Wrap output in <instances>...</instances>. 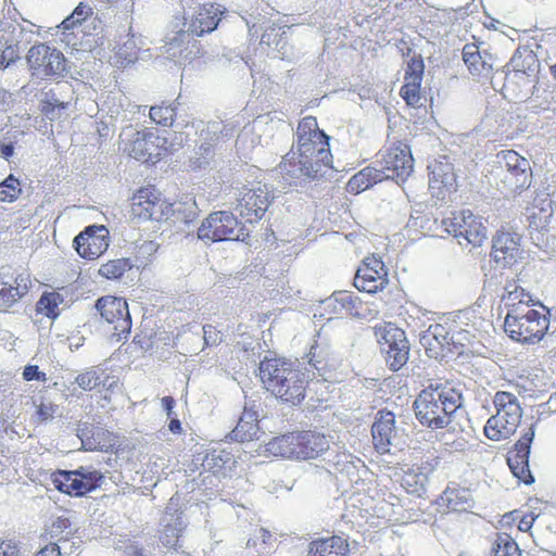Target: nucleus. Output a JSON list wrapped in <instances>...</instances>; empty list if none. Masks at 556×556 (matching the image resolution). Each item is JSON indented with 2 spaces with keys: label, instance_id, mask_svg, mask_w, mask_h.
Listing matches in <instances>:
<instances>
[{
  "label": "nucleus",
  "instance_id": "864d4df0",
  "mask_svg": "<svg viewBox=\"0 0 556 556\" xmlns=\"http://www.w3.org/2000/svg\"><path fill=\"white\" fill-rule=\"evenodd\" d=\"M198 156L190 160V167L192 169H200L207 165L215 154L214 146L211 143H202L198 151Z\"/></svg>",
  "mask_w": 556,
  "mask_h": 556
},
{
  "label": "nucleus",
  "instance_id": "6e6d98bb",
  "mask_svg": "<svg viewBox=\"0 0 556 556\" xmlns=\"http://www.w3.org/2000/svg\"><path fill=\"white\" fill-rule=\"evenodd\" d=\"M504 518L516 521L519 531L529 532L536 517L532 513L520 515L517 510H515L505 515Z\"/></svg>",
  "mask_w": 556,
  "mask_h": 556
},
{
  "label": "nucleus",
  "instance_id": "e2e57ef3",
  "mask_svg": "<svg viewBox=\"0 0 556 556\" xmlns=\"http://www.w3.org/2000/svg\"><path fill=\"white\" fill-rule=\"evenodd\" d=\"M448 421L450 420H445V419H425V420H420V422H422L424 426L430 427L432 429H438V428L446 427Z\"/></svg>",
  "mask_w": 556,
  "mask_h": 556
},
{
  "label": "nucleus",
  "instance_id": "c85d7f7f",
  "mask_svg": "<svg viewBox=\"0 0 556 556\" xmlns=\"http://www.w3.org/2000/svg\"><path fill=\"white\" fill-rule=\"evenodd\" d=\"M374 447L380 454L390 453L391 446L396 443L399 433L394 419H378L371 426Z\"/></svg>",
  "mask_w": 556,
  "mask_h": 556
},
{
  "label": "nucleus",
  "instance_id": "e433bc0d",
  "mask_svg": "<svg viewBox=\"0 0 556 556\" xmlns=\"http://www.w3.org/2000/svg\"><path fill=\"white\" fill-rule=\"evenodd\" d=\"M496 415L494 417H520L521 407L517 397L509 392H497L494 396Z\"/></svg>",
  "mask_w": 556,
  "mask_h": 556
},
{
  "label": "nucleus",
  "instance_id": "f704fd0d",
  "mask_svg": "<svg viewBox=\"0 0 556 556\" xmlns=\"http://www.w3.org/2000/svg\"><path fill=\"white\" fill-rule=\"evenodd\" d=\"M110 376L104 369L90 368L80 372L75 382L85 391H101L106 388Z\"/></svg>",
  "mask_w": 556,
  "mask_h": 556
},
{
  "label": "nucleus",
  "instance_id": "473e14b6",
  "mask_svg": "<svg viewBox=\"0 0 556 556\" xmlns=\"http://www.w3.org/2000/svg\"><path fill=\"white\" fill-rule=\"evenodd\" d=\"M462 54L463 61L472 76L486 77L492 73V64L488 63L482 58L477 43H466L463 48Z\"/></svg>",
  "mask_w": 556,
  "mask_h": 556
},
{
  "label": "nucleus",
  "instance_id": "4be33fe9",
  "mask_svg": "<svg viewBox=\"0 0 556 556\" xmlns=\"http://www.w3.org/2000/svg\"><path fill=\"white\" fill-rule=\"evenodd\" d=\"M224 13L225 12L220 10L219 7L215 3L210 2L202 4L191 16L188 23L187 31H179L181 40L184 41V39L189 35L201 37L205 34L214 31L217 28Z\"/></svg>",
  "mask_w": 556,
  "mask_h": 556
},
{
  "label": "nucleus",
  "instance_id": "a19ab883",
  "mask_svg": "<svg viewBox=\"0 0 556 556\" xmlns=\"http://www.w3.org/2000/svg\"><path fill=\"white\" fill-rule=\"evenodd\" d=\"M491 556H520L518 544L509 534L497 533L492 543Z\"/></svg>",
  "mask_w": 556,
  "mask_h": 556
},
{
  "label": "nucleus",
  "instance_id": "dca6fc26",
  "mask_svg": "<svg viewBox=\"0 0 556 556\" xmlns=\"http://www.w3.org/2000/svg\"><path fill=\"white\" fill-rule=\"evenodd\" d=\"M490 256L503 268L516 265L522 257L520 236L516 232L498 230L492 239Z\"/></svg>",
  "mask_w": 556,
  "mask_h": 556
},
{
  "label": "nucleus",
  "instance_id": "9b49d317",
  "mask_svg": "<svg viewBox=\"0 0 556 556\" xmlns=\"http://www.w3.org/2000/svg\"><path fill=\"white\" fill-rule=\"evenodd\" d=\"M442 226L446 232L457 239H464L475 248L481 247L486 240V227L482 218L470 210L453 213L452 217L442 220Z\"/></svg>",
  "mask_w": 556,
  "mask_h": 556
},
{
  "label": "nucleus",
  "instance_id": "f257e3e1",
  "mask_svg": "<svg viewBox=\"0 0 556 556\" xmlns=\"http://www.w3.org/2000/svg\"><path fill=\"white\" fill-rule=\"evenodd\" d=\"M295 137V150L287 153L278 165L283 179L290 185L301 177L316 179L332 168L330 137L319 128L315 116L299 121Z\"/></svg>",
  "mask_w": 556,
  "mask_h": 556
},
{
  "label": "nucleus",
  "instance_id": "de8ad7c7",
  "mask_svg": "<svg viewBox=\"0 0 556 556\" xmlns=\"http://www.w3.org/2000/svg\"><path fill=\"white\" fill-rule=\"evenodd\" d=\"M22 192L21 181L13 174L0 182V202L13 203L18 200Z\"/></svg>",
  "mask_w": 556,
  "mask_h": 556
},
{
  "label": "nucleus",
  "instance_id": "1a4fd4ad",
  "mask_svg": "<svg viewBox=\"0 0 556 556\" xmlns=\"http://www.w3.org/2000/svg\"><path fill=\"white\" fill-rule=\"evenodd\" d=\"M96 308L101 318L112 325L111 339L115 342L126 341L131 332L132 321L128 303L124 298L104 295L97 300Z\"/></svg>",
  "mask_w": 556,
  "mask_h": 556
},
{
  "label": "nucleus",
  "instance_id": "f3484780",
  "mask_svg": "<svg viewBox=\"0 0 556 556\" xmlns=\"http://www.w3.org/2000/svg\"><path fill=\"white\" fill-rule=\"evenodd\" d=\"M109 230L105 226H88L74 239V248L85 260L99 258L109 248Z\"/></svg>",
  "mask_w": 556,
  "mask_h": 556
},
{
  "label": "nucleus",
  "instance_id": "680f3d73",
  "mask_svg": "<svg viewBox=\"0 0 556 556\" xmlns=\"http://www.w3.org/2000/svg\"><path fill=\"white\" fill-rule=\"evenodd\" d=\"M0 556H18V548L11 541H0Z\"/></svg>",
  "mask_w": 556,
  "mask_h": 556
},
{
  "label": "nucleus",
  "instance_id": "a211bd4d",
  "mask_svg": "<svg viewBox=\"0 0 556 556\" xmlns=\"http://www.w3.org/2000/svg\"><path fill=\"white\" fill-rule=\"evenodd\" d=\"M429 189L439 200H445L457 191V178L454 166L445 157L435 160L429 166Z\"/></svg>",
  "mask_w": 556,
  "mask_h": 556
},
{
  "label": "nucleus",
  "instance_id": "a18cd8bd",
  "mask_svg": "<svg viewBox=\"0 0 556 556\" xmlns=\"http://www.w3.org/2000/svg\"><path fill=\"white\" fill-rule=\"evenodd\" d=\"M149 115L155 124L169 127L176 117V106L172 103L166 104L162 102L159 105L151 106Z\"/></svg>",
  "mask_w": 556,
  "mask_h": 556
},
{
  "label": "nucleus",
  "instance_id": "4d7b16f0",
  "mask_svg": "<svg viewBox=\"0 0 556 556\" xmlns=\"http://www.w3.org/2000/svg\"><path fill=\"white\" fill-rule=\"evenodd\" d=\"M22 376L25 381L37 380L40 382H46L48 380L46 372L39 370L37 365L25 366Z\"/></svg>",
  "mask_w": 556,
  "mask_h": 556
},
{
  "label": "nucleus",
  "instance_id": "c03bdc74",
  "mask_svg": "<svg viewBox=\"0 0 556 556\" xmlns=\"http://www.w3.org/2000/svg\"><path fill=\"white\" fill-rule=\"evenodd\" d=\"M63 302V296L58 292H46L37 302V311L47 317L54 319L59 316V306Z\"/></svg>",
  "mask_w": 556,
  "mask_h": 556
},
{
  "label": "nucleus",
  "instance_id": "7c9ffc66",
  "mask_svg": "<svg viewBox=\"0 0 556 556\" xmlns=\"http://www.w3.org/2000/svg\"><path fill=\"white\" fill-rule=\"evenodd\" d=\"M301 441L302 460L315 459L329 448L325 433L315 430L299 431Z\"/></svg>",
  "mask_w": 556,
  "mask_h": 556
},
{
  "label": "nucleus",
  "instance_id": "cd10ccee",
  "mask_svg": "<svg viewBox=\"0 0 556 556\" xmlns=\"http://www.w3.org/2000/svg\"><path fill=\"white\" fill-rule=\"evenodd\" d=\"M525 215L534 229L546 227L553 215L549 194L545 191L536 192L532 201L526 206Z\"/></svg>",
  "mask_w": 556,
  "mask_h": 556
},
{
  "label": "nucleus",
  "instance_id": "09e8293b",
  "mask_svg": "<svg viewBox=\"0 0 556 556\" xmlns=\"http://www.w3.org/2000/svg\"><path fill=\"white\" fill-rule=\"evenodd\" d=\"M190 36L191 35L184 39V42H186V47L180 50V53L185 58V60L192 62L197 59L203 58L205 55V50L199 40ZM178 39L180 40V42H182L181 37L178 35V37L174 38V40L170 43L173 45Z\"/></svg>",
  "mask_w": 556,
  "mask_h": 556
},
{
  "label": "nucleus",
  "instance_id": "8fccbe9b",
  "mask_svg": "<svg viewBox=\"0 0 556 556\" xmlns=\"http://www.w3.org/2000/svg\"><path fill=\"white\" fill-rule=\"evenodd\" d=\"M451 343L455 346L457 352L462 354L464 349L469 348L476 339L475 333L468 329H452L448 333Z\"/></svg>",
  "mask_w": 556,
  "mask_h": 556
},
{
  "label": "nucleus",
  "instance_id": "72a5a7b5",
  "mask_svg": "<svg viewBox=\"0 0 556 556\" xmlns=\"http://www.w3.org/2000/svg\"><path fill=\"white\" fill-rule=\"evenodd\" d=\"M382 180L381 172L378 168L366 166L349 179L345 190L351 194H359Z\"/></svg>",
  "mask_w": 556,
  "mask_h": 556
},
{
  "label": "nucleus",
  "instance_id": "c9c22d12",
  "mask_svg": "<svg viewBox=\"0 0 556 556\" xmlns=\"http://www.w3.org/2000/svg\"><path fill=\"white\" fill-rule=\"evenodd\" d=\"M516 419H486L484 434L493 441L504 440L516 431Z\"/></svg>",
  "mask_w": 556,
  "mask_h": 556
},
{
  "label": "nucleus",
  "instance_id": "7ed1b4c3",
  "mask_svg": "<svg viewBox=\"0 0 556 556\" xmlns=\"http://www.w3.org/2000/svg\"><path fill=\"white\" fill-rule=\"evenodd\" d=\"M258 377L264 389L291 405L304 399L308 379L300 366L285 357H265L258 365Z\"/></svg>",
  "mask_w": 556,
  "mask_h": 556
},
{
  "label": "nucleus",
  "instance_id": "ddd939ff",
  "mask_svg": "<svg viewBox=\"0 0 556 556\" xmlns=\"http://www.w3.org/2000/svg\"><path fill=\"white\" fill-rule=\"evenodd\" d=\"M240 231V222L232 213L217 211L202 222L198 229V238L211 242L238 240Z\"/></svg>",
  "mask_w": 556,
  "mask_h": 556
},
{
  "label": "nucleus",
  "instance_id": "39448f33",
  "mask_svg": "<svg viewBox=\"0 0 556 556\" xmlns=\"http://www.w3.org/2000/svg\"><path fill=\"white\" fill-rule=\"evenodd\" d=\"M119 149L131 159L152 164L169 151L167 139L150 129L135 131L127 138H122Z\"/></svg>",
  "mask_w": 556,
  "mask_h": 556
},
{
  "label": "nucleus",
  "instance_id": "f8f14e48",
  "mask_svg": "<svg viewBox=\"0 0 556 556\" xmlns=\"http://www.w3.org/2000/svg\"><path fill=\"white\" fill-rule=\"evenodd\" d=\"M274 200L266 185L243 186L237 195L236 211L248 223L263 218Z\"/></svg>",
  "mask_w": 556,
  "mask_h": 556
},
{
  "label": "nucleus",
  "instance_id": "338daca9",
  "mask_svg": "<svg viewBox=\"0 0 556 556\" xmlns=\"http://www.w3.org/2000/svg\"><path fill=\"white\" fill-rule=\"evenodd\" d=\"M169 430H172L173 433H180L181 431V426H180V420L179 419H172V421H169Z\"/></svg>",
  "mask_w": 556,
  "mask_h": 556
},
{
  "label": "nucleus",
  "instance_id": "13d9d810",
  "mask_svg": "<svg viewBox=\"0 0 556 556\" xmlns=\"http://www.w3.org/2000/svg\"><path fill=\"white\" fill-rule=\"evenodd\" d=\"M67 106V103L59 102L54 99H45L41 101L40 111L43 115L50 116L53 114L55 109L64 110Z\"/></svg>",
  "mask_w": 556,
  "mask_h": 556
},
{
  "label": "nucleus",
  "instance_id": "6e6552de",
  "mask_svg": "<svg viewBox=\"0 0 556 556\" xmlns=\"http://www.w3.org/2000/svg\"><path fill=\"white\" fill-rule=\"evenodd\" d=\"M377 162L383 179L401 182L412 175L415 163L409 144L401 140L380 150Z\"/></svg>",
  "mask_w": 556,
  "mask_h": 556
},
{
  "label": "nucleus",
  "instance_id": "052dcab7",
  "mask_svg": "<svg viewBox=\"0 0 556 556\" xmlns=\"http://www.w3.org/2000/svg\"><path fill=\"white\" fill-rule=\"evenodd\" d=\"M35 556H62L58 543H48L38 551Z\"/></svg>",
  "mask_w": 556,
  "mask_h": 556
},
{
  "label": "nucleus",
  "instance_id": "58836bf2",
  "mask_svg": "<svg viewBox=\"0 0 556 556\" xmlns=\"http://www.w3.org/2000/svg\"><path fill=\"white\" fill-rule=\"evenodd\" d=\"M132 266L131 261L126 257L110 260L100 266L98 274L108 280H119Z\"/></svg>",
  "mask_w": 556,
  "mask_h": 556
},
{
  "label": "nucleus",
  "instance_id": "b1692460",
  "mask_svg": "<svg viewBox=\"0 0 556 556\" xmlns=\"http://www.w3.org/2000/svg\"><path fill=\"white\" fill-rule=\"evenodd\" d=\"M77 437L80 438L83 447L89 451L108 452L117 444L115 434L96 422L84 421L78 425Z\"/></svg>",
  "mask_w": 556,
  "mask_h": 556
},
{
  "label": "nucleus",
  "instance_id": "4468645a",
  "mask_svg": "<svg viewBox=\"0 0 556 556\" xmlns=\"http://www.w3.org/2000/svg\"><path fill=\"white\" fill-rule=\"evenodd\" d=\"M27 63L34 75L50 77L65 71L64 54L47 43L34 45L26 55Z\"/></svg>",
  "mask_w": 556,
  "mask_h": 556
},
{
  "label": "nucleus",
  "instance_id": "69168bd1",
  "mask_svg": "<svg viewBox=\"0 0 556 556\" xmlns=\"http://www.w3.org/2000/svg\"><path fill=\"white\" fill-rule=\"evenodd\" d=\"M0 152H1V155L5 160H9L13 155V153H14V146H13V143L2 144L0 147Z\"/></svg>",
  "mask_w": 556,
  "mask_h": 556
},
{
  "label": "nucleus",
  "instance_id": "423d86ee",
  "mask_svg": "<svg viewBox=\"0 0 556 556\" xmlns=\"http://www.w3.org/2000/svg\"><path fill=\"white\" fill-rule=\"evenodd\" d=\"M167 198L153 184L136 189L129 198V213L139 222L165 223Z\"/></svg>",
  "mask_w": 556,
  "mask_h": 556
},
{
  "label": "nucleus",
  "instance_id": "79ce46f5",
  "mask_svg": "<svg viewBox=\"0 0 556 556\" xmlns=\"http://www.w3.org/2000/svg\"><path fill=\"white\" fill-rule=\"evenodd\" d=\"M93 14L92 8L85 3L80 2L63 22L59 25V28L63 31L72 30L78 26H80L85 21H87Z\"/></svg>",
  "mask_w": 556,
  "mask_h": 556
},
{
  "label": "nucleus",
  "instance_id": "f03ea898",
  "mask_svg": "<svg viewBox=\"0 0 556 556\" xmlns=\"http://www.w3.org/2000/svg\"><path fill=\"white\" fill-rule=\"evenodd\" d=\"M505 295L507 314L504 331L514 341L523 344L539 343L549 328V309L522 287L514 285Z\"/></svg>",
  "mask_w": 556,
  "mask_h": 556
},
{
  "label": "nucleus",
  "instance_id": "49530a36",
  "mask_svg": "<svg viewBox=\"0 0 556 556\" xmlns=\"http://www.w3.org/2000/svg\"><path fill=\"white\" fill-rule=\"evenodd\" d=\"M47 535L50 540H54V542L50 543H64L67 542L71 538V522L66 517H58L51 522L50 527L47 529Z\"/></svg>",
  "mask_w": 556,
  "mask_h": 556
},
{
  "label": "nucleus",
  "instance_id": "c756f323",
  "mask_svg": "<svg viewBox=\"0 0 556 556\" xmlns=\"http://www.w3.org/2000/svg\"><path fill=\"white\" fill-rule=\"evenodd\" d=\"M235 464L233 454L220 445L208 448L204 459H202V468L214 476L225 475L227 470L232 469Z\"/></svg>",
  "mask_w": 556,
  "mask_h": 556
},
{
  "label": "nucleus",
  "instance_id": "ea45409f",
  "mask_svg": "<svg viewBox=\"0 0 556 556\" xmlns=\"http://www.w3.org/2000/svg\"><path fill=\"white\" fill-rule=\"evenodd\" d=\"M258 419H239L231 432V439L240 443L258 439Z\"/></svg>",
  "mask_w": 556,
  "mask_h": 556
},
{
  "label": "nucleus",
  "instance_id": "2eb2a0df",
  "mask_svg": "<svg viewBox=\"0 0 556 556\" xmlns=\"http://www.w3.org/2000/svg\"><path fill=\"white\" fill-rule=\"evenodd\" d=\"M388 283V269L383 261L376 255L365 257L356 270L354 287L361 292L377 293Z\"/></svg>",
  "mask_w": 556,
  "mask_h": 556
},
{
  "label": "nucleus",
  "instance_id": "412c9836",
  "mask_svg": "<svg viewBox=\"0 0 556 556\" xmlns=\"http://www.w3.org/2000/svg\"><path fill=\"white\" fill-rule=\"evenodd\" d=\"M29 275L18 273L10 275L0 271V312H9L24 295L28 293Z\"/></svg>",
  "mask_w": 556,
  "mask_h": 556
},
{
  "label": "nucleus",
  "instance_id": "bf43d9fd",
  "mask_svg": "<svg viewBox=\"0 0 556 556\" xmlns=\"http://www.w3.org/2000/svg\"><path fill=\"white\" fill-rule=\"evenodd\" d=\"M458 494L459 490L456 488H446L444 491V500L446 502V506L452 509H458Z\"/></svg>",
  "mask_w": 556,
  "mask_h": 556
},
{
  "label": "nucleus",
  "instance_id": "4c0bfd02",
  "mask_svg": "<svg viewBox=\"0 0 556 556\" xmlns=\"http://www.w3.org/2000/svg\"><path fill=\"white\" fill-rule=\"evenodd\" d=\"M20 59L18 42L13 34L0 33V68H5Z\"/></svg>",
  "mask_w": 556,
  "mask_h": 556
},
{
  "label": "nucleus",
  "instance_id": "bb28decb",
  "mask_svg": "<svg viewBox=\"0 0 556 556\" xmlns=\"http://www.w3.org/2000/svg\"><path fill=\"white\" fill-rule=\"evenodd\" d=\"M438 466V458L425 460L419 465H414L413 468L404 471L402 477V486H404L406 493L420 496L425 492V485L427 477Z\"/></svg>",
  "mask_w": 556,
  "mask_h": 556
},
{
  "label": "nucleus",
  "instance_id": "774afa93",
  "mask_svg": "<svg viewBox=\"0 0 556 556\" xmlns=\"http://www.w3.org/2000/svg\"><path fill=\"white\" fill-rule=\"evenodd\" d=\"M551 73L553 77L556 79V64L551 67Z\"/></svg>",
  "mask_w": 556,
  "mask_h": 556
},
{
  "label": "nucleus",
  "instance_id": "0e129e2a",
  "mask_svg": "<svg viewBox=\"0 0 556 556\" xmlns=\"http://www.w3.org/2000/svg\"><path fill=\"white\" fill-rule=\"evenodd\" d=\"M175 405V400L172 396H164L162 399V406L168 416L172 415Z\"/></svg>",
  "mask_w": 556,
  "mask_h": 556
},
{
  "label": "nucleus",
  "instance_id": "37998d69",
  "mask_svg": "<svg viewBox=\"0 0 556 556\" xmlns=\"http://www.w3.org/2000/svg\"><path fill=\"white\" fill-rule=\"evenodd\" d=\"M307 357L308 364L319 372L332 367L330 352L327 348L317 343L311 346Z\"/></svg>",
  "mask_w": 556,
  "mask_h": 556
},
{
  "label": "nucleus",
  "instance_id": "5fc2aeb1",
  "mask_svg": "<svg viewBox=\"0 0 556 556\" xmlns=\"http://www.w3.org/2000/svg\"><path fill=\"white\" fill-rule=\"evenodd\" d=\"M203 340L205 346H218L224 341V333L220 329L212 324H205L202 327Z\"/></svg>",
  "mask_w": 556,
  "mask_h": 556
},
{
  "label": "nucleus",
  "instance_id": "aec40b11",
  "mask_svg": "<svg viewBox=\"0 0 556 556\" xmlns=\"http://www.w3.org/2000/svg\"><path fill=\"white\" fill-rule=\"evenodd\" d=\"M497 156L501 157L507 168L509 176L506 177V181L509 184L511 191L521 192L530 187L532 173L526 157L514 150H504Z\"/></svg>",
  "mask_w": 556,
  "mask_h": 556
},
{
  "label": "nucleus",
  "instance_id": "2f4dec72",
  "mask_svg": "<svg viewBox=\"0 0 556 556\" xmlns=\"http://www.w3.org/2000/svg\"><path fill=\"white\" fill-rule=\"evenodd\" d=\"M167 213L165 222L184 223L192 222L197 215V203L192 197L186 195L174 201L167 199Z\"/></svg>",
  "mask_w": 556,
  "mask_h": 556
},
{
  "label": "nucleus",
  "instance_id": "6ab92c4d",
  "mask_svg": "<svg viewBox=\"0 0 556 556\" xmlns=\"http://www.w3.org/2000/svg\"><path fill=\"white\" fill-rule=\"evenodd\" d=\"M535 432L532 426L518 439L517 443L513 445L511 450L506 456V463H508L509 469L519 482L525 484H532L533 477L529 467V455L532 439Z\"/></svg>",
  "mask_w": 556,
  "mask_h": 556
},
{
  "label": "nucleus",
  "instance_id": "9d476101",
  "mask_svg": "<svg viewBox=\"0 0 556 556\" xmlns=\"http://www.w3.org/2000/svg\"><path fill=\"white\" fill-rule=\"evenodd\" d=\"M102 477L98 470L80 467L77 470L55 471L51 475V482L61 493L80 497L94 491L101 483Z\"/></svg>",
  "mask_w": 556,
  "mask_h": 556
},
{
  "label": "nucleus",
  "instance_id": "393cba45",
  "mask_svg": "<svg viewBox=\"0 0 556 556\" xmlns=\"http://www.w3.org/2000/svg\"><path fill=\"white\" fill-rule=\"evenodd\" d=\"M299 431L275 437L265 445V455L286 459L302 460Z\"/></svg>",
  "mask_w": 556,
  "mask_h": 556
},
{
  "label": "nucleus",
  "instance_id": "20e7f679",
  "mask_svg": "<svg viewBox=\"0 0 556 556\" xmlns=\"http://www.w3.org/2000/svg\"><path fill=\"white\" fill-rule=\"evenodd\" d=\"M372 331L389 369L397 371L403 368L410 351L405 331L390 321L377 324Z\"/></svg>",
  "mask_w": 556,
  "mask_h": 556
},
{
  "label": "nucleus",
  "instance_id": "5701e85b",
  "mask_svg": "<svg viewBox=\"0 0 556 556\" xmlns=\"http://www.w3.org/2000/svg\"><path fill=\"white\" fill-rule=\"evenodd\" d=\"M425 63L421 55L409 59L404 74V84L400 96L409 106H418L421 100V83L424 79Z\"/></svg>",
  "mask_w": 556,
  "mask_h": 556
},
{
  "label": "nucleus",
  "instance_id": "0eeeda50",
  "mask_svg": "<svg viewBox=\"0 0 556 556\" xmlns=\"http://www.w3.org/2000/svg\"><path fill=\"white\" fill-rule=\"evenodd\" d=\"M416 417H451L462 409V394L455 389L432 386L424 389L414 402Z\"/></svg>",
  "mask_w": 556,
  "mask_h": 556
},
{
  "label": "nucleus",
  "instance_id": "3c124183",
  "mask_svg": "<svg viewBox=\"0 0 556 556\" xmlns=\"http://www.w3.org/2000/svg\"><path fill=\"white\" fill-rule=\"evenodd\" d=\"M182 528L181 527H175L172 525H167L163 527V530L161 532L160 541L163 546H165L168 549L177 551L179 545V540L181 538Z\"/></svg>",
  "mask_w": 556,
  "mask_h": 556
},
{
  "label": "nucleus",
  "instance_id": "a878e982",
  "mask_svg": "<svg viewBox=\"0 0 556 556\" xmlns=\"http://www.w3.org/2000/svg\"><path fill=\"white\" fill-rule=\"evenodd\" d=\"M351 545L345 536H321L308 542L305 556H349Z\"/></svg>",
  "mask_w": 556,
  "mask_h": 556
},
{
  "label": "nucleus",
  "instance_id": "603ef678",
  "mask_svg": "<svg viewBox=\"0 0 556 556\" xmlns=\"http://www.w3.org/2000/svg\"><path fill=\"white\" fill-rule=\"evenodd\" d=\"M336 302H338L342 308L346 309L352 315H357V308L359 306L361 299L349 291H338L333 294Z\"/></svg>",
  "mask_w": 556,
  "mask_h": 556
}]
</instances>
